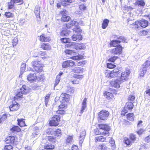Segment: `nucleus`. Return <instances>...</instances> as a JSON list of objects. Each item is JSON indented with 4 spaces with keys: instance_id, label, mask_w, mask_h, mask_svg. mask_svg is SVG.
I'll list each match as a JSON object with an SVG mask.
<instances>
[{
    "instance_id": "864d4df0",
    "label": "nucleus",
    "mask_w": 150,
    "mask_h": 150,
    "mask_svg": "<svg viewBox=\"0 0 150 150\" xmlns=\"http://www.w3.org/2000/svg\"><path fill=\"white\" fill-rule=\"evenodd\" d=\"M50 97V95L48 94L46 95L45 98V105L47 106L48 102L49 101V98Z\"/></svg>"
},
{
    "instance_id": "680f3d73",
    "label": "nucleus",
    "mask_w": 150,
    "mask_h": 150,
    "mask_svg": "<svg viewBox=\"0 0 150 150\" xmlns=\"http://www.w3.org/2000/svg\"><path fill=\"white\" fill-rule=\"evenodd\" d=\"M73 30L76 32H81L82 31V30L79 28L78 27L74 28Z\"/></svg>"
},
{
    "instance_id": "c85d7f7f",
    "label": "nucleus",
    "mask_w": 150,
    "mask_h": 150,
    "mask_svg": "<svg viewBox=\"0 0 150 150\" xmlns=\"http://www.w3.org/2000/svg\"><path fill=\"white\" fill-rule=\"evenodd\" d=\"M62 135V131L60 129H57L55 130H54V132L53 135L57 137H59Z\"/></svg>"
},
{
    "instance_id": "052dcab7",
    "label": "nucleus",
    "mask_w": 150,
    "mask_h": 150,
    "mask_svg": "<svg viewBox=\"0 0 150 150\" xmlns=\"http://www.w3.org/2000/svg\"><path fill=\"white\" fill-rule=\"evenodd\" d=\"M74 77L78 79H81L83 78V75L74 74Z\"/></svg>"
},
{
    "instance_id": "4be33fe9",
    "label": "nucleus",
    "mask_w": 150,
    "mask_h": 150,
    "mask_svg": "<svg viewBox=\"0 0 150 150\" xmlns=\"http://www.w3.org/2000/svg\"><path fill=\"white\" fill-rule=\"evenodd\" d=\"M83 71V69L81 67H76L72 70V71L75 73H80Z\"/></svg>"
},
{
    "instance_id": "2f4dec72",
    "label": "nucleus",
    "mask_w": 150,
    "mask_h": 150,
    "mask_svg": "<svg viewBox=\"0 0 150 150\" xmlns=\"http://www.w3.org/2000/svg\"><path fill=\"white\" fill-rule=\"evenodd\" d=\"M41 131V129H39L38 127H35V130L33 132V135L40 134Z\"/></svg>"
},
{
    "instance_id": "9d476101",
    "label": "nucleus",
    "mask_w": 150,
    "mask_h": 150,
    "mask_svg": "<svg viewBox=\"0 0 150 150\" xmlns=\"http://www.w3.org/2000/svg\"><path fill=\"white\" fill-rule=\"evenodd\" d=\"M122 47L119 45L115 48L112 49L110 51V52L111 54H120L122 52Z\"/></svg>"
},
{
    "instance_id": "f03ea898",
    "label": "nucleus",
    "mask_w": 150,
    "mask_h": 150,
    "mask_svg": "<svg viewBox=\"0 0 150 150\" xmlns=\"http://www.w3.org/2000/svg\"><path fill=\"white\" fill-rule=\"evenodd\" d=\"M133 28L135 29H138L140 28L141 26L142 28H145L148 25V22L147 21L142 20L139 21H136L132 24Z\"/></svg>"
},
{
    "instance_id": "bb28decb",
    "label": "nucleus",
    "mask_w": 150,
    "mask_h": 150,
    "mask_svg": "<svg viewBox=\"0 0 150 150\" xmlns=\"http://www.w3.org/2000/svg\"><path fill=\"white\" fill-rule=\"evenodd\" d=\"M104 95L105 97L108 100H109L113 97V94L109 92H105L104 93Z\"/></svg>"
},
{
    "instance_id": "7c9ffc66",
    "label": "nucleus",
    "mask_w": 150,
    "mask_h": 150,
    "mask_svg": "<svg viewBox=\"0 0 150 150\" xmlns=\"http://www.w3.org/2000/svg\"><path fill=\"white\" fill-rule=\"evenodd\" d=\"M41 47L44 50H49L51 49L50 46L47 44L43 43L41 45Z\"/></svg>"
},
{
    "instance_id": "13d9d810",
    "label": "nucleus",
    "mask_w": 150,
    "mask_h": 150,
    "mask_svg": "<svg viewBox=\"0 0 150 150\" xmlns=\"http://www.w3.org/2000/svg\"><path fill=\"white\" fill-rule=\"evenodd\" d=\"M136 3L137 4L142 6H143L145 4L144 2L142 0L139 1L137 2Z\"/></svg>"
},
{
    "instance_id": "58836bf2",
    "label": "nucleus",
    "mask_w": 150,
    "mask_h": 150,
    "mask_svg": "<svg viewBox=\"0 0 150 150\" xmlns=\"http://www.w3.org/2000/svg\"><path fill=\"white\" fill-rule=\"evenodd\" d=\"M15 3L13 0H11V1L8 3V9H11L13 8L14 7V4Z\"/></svg>"
},
{
    "instance_id": "e2e57ef3",
    "label": "nucleus",
    "mask_w": 150,
    "mask_h": 150,
    "mask_svg": "<svg viewBox=\"0 0 150 150\" xmlns=\"http://www.w3.org/2000/svg\"><path fill=\"white\" fill-rule=\"evenodd\" d=\"M65 111L63 110L59 109L57 111V113L58 114H63L65 113Z\"/></svg>"
},
{
    "instance_id": "3c124183",
    "label": "nucleus",
    "mask_w": 150,
    "mask_h": 150,
    "mask_svg": "<svg viewBox=\"0 0 150 150\" xmlns=\"http://www.w3.org/2000/svg\"><path fill=\"white\" fill-rule=\"evenodd\" d=\"M61 41L63 43H67L69 42V38H63L61 39Z\"/></svg>"
},
{
    "instance_id": "338daca9",
    "label": "nucleus",
    "mask_w": 150,
    "mask_h": 150,
    "mask_svg": "<svg viewBox=\"0 0 150 150\" xmlns=\"http://www.w3.org/2000/svg\"><path fill=\"white\" fill-rule=\"evenodd\" d=\"M145 141L149 143L150 142V135L146 137L145 139Z\"/></svg>"
},
{
    "instance_id": "aec40b11",
    "label": "nucleus",
    "mask_w": 150,
    "mask_h": 150,
    "mask_svg": "<svg viewBox=\"0 0 150 150\" xmlns=\"http://www.w3.org/2000/svg\"><path fill=\"white\" fill-rule=\"evenodd\" d=\"M133 103L131 102H127L124 107L125 109H127L129 110H131L133 108Z\"/></svg>"
},
{
    "instance_id": "69168bd1",
    "label": "nucleus",
    "mask_w": 150,
    "mask_h": 150,
    "mask_svg": "<svg viewBox=\"0 0 150 150\" xmlns=\"http://www.w3.org/2000/svg\"><path fill=\"white\" fill-rule=\"evenodd\" d=\"M135 99V97L132 95H130L129 96L128 99L129 100L133 101Z\"/></svg>"
},
{
    "instance_id": "393cba45",
    "label": "nucleus",
    "mask_w": 150,
    "mask_h": 150,
    "mask_svg": "<svg viewBox=\"0 0 150 150\" xmlns=\"http://www.w3.org/2000/svg\"><path fill=\"white\" fill-rule=\"evenodd\" d=\"M40 40L42 42H48L50 40V38L45 37L44 34H43L40 36Z\"/></svg>"
},
{
    "instance_id": "774afa93",
    "label": "nucleus",
    "mask_w": 150,
    "mask_h": 150,
    "mask_svg": "<svg viewBox=\"0 0 150 150\" xmlns=\"http://www.w3.org/2000/svg\"><path fill=\"white\" fill-rule=\"evenodd\" d=\"M48 139L49 141L51 142H53L54 141V140H55V139L54 138V137L52 136L49 137H48Z\"/></svg>"
},
{
    "instance_id": "a18cd8bd",
    "label": "nucleus",
    "mask_w": 150,
    "mask_h": 150,
    "mask_svg": "<svg viewBox=\"0 0 150 150\" xmlns=\"http://www.w3.org/2000/svg\"><path fill=\"white\" fill-rule=\"evenodd\" d=\"M124 142L127 145H129L132 143V141L128 138H126L124 140Z\"/></svg>"
},
{
    "instance_id": "c9c22d12",
    "label": "nucleus",
    "mask_w": 150,
    "mask_h": 150,
    "mask_svg": "<svg viewBox=\"0 0 150 150\" xmlns=\"http://www.w3.org/2000/svg\"><path fill=\"white\" fill-rule=\"evenodd\" d=\"M54 148V146L50 144H46L45 146V149H52Z\"/></svg>"
},
{
    "instance_id": "6e6552de",
    "label": "nucleus",
    "mask_w": 150,
    "mask_h": 150,
    "mask_svg": "<svg viewBox=\"0 0 150 150\" xmlns=\"http://www.w3.org/2000/svg\"><path fill=\"white\" fill-rule=\"evenodd\" d=\"M109 112L105 110H102L98 113V118L102 120H106L109 115Z\"/></svg>"
},
{
    "instance_id": "473e14b6",
    "label": "nucleus",
    "mask_w": 150,
    "mask_h": 150,
    "mask_svg": "<svg viewBox=\"0 0 150 150\" xmlns=\"http://www.w3.org/2000/svg\"><path fill=\"white\" fill-rule=\"evenodd\" d=\"M18 124L21 127H23L25 125V122L23 120V119H18Z\"/></svg>"
},
{
    "instance_id": "6e6d98bb",
    "label": "nucleus",
    "mask_w": 150,
    "mask_h": 150,
    "mask_svg": "<svg viewBox=\"0 0 150 150\" xmlns=\"http://www.w3.org/2000/svg\"><path fill=\"white\" fill-rule=\"evenodd\" d=\"M52 119L55 121L59 122L60 120V117L58 115H56L52 117Z\"/></svg>"
},
{
    "instance_id": "0eeeda50",
    "label": "nucleus",
    "mask_w": 150,
    "mask_h": 150,
    "mask_svg": "<svg viewBox=\"0 0 150 150\" xmlns=\"http://www.w3.org/2000/svg\"><path fill=\"white\" fill-rule=\"evenodd\" d=\"M117 39L118 40H115L111 41L110 43V45L116 47L119 45H118L121 42H127L126 39L123 36H119L117 38Z\"/></svg>"
},
{
    "instance_id": "f8f14e48",
    "label": "nucleus",
    "mask_w": 150,
    "mask_h": 150,
    "mask_svg": "<svg viewBox=\"0 0 150 150\" xmlns=\"http://www.w3.org/2000/svg\"><path fill=\"white\" fill-rule=\"evenodd\" d=\"M74 64V62L73 61L67 60L63 63L62 66L63 68H66L70 66H72Z\"/></svg>"
},
{
    "instance_id": "20e7f679",
    "label": "nucleus",
    "mask_w": 150,
    "mask_h": 150,
    "mask_svg": "<svg viewBox=\"0 0 150 150\" xmlns=\"http://www.w3.org/2000/svg\"><path fill=\"white\" fill-rule=\"evenodd\" d=\"M66 47L72 49H75L76 50H84L86 48V46L83 44H78L75 42L69 43L66 45Z\"/></svg>"
},
{
    "instance_id": "37998d69",
    "label": "nucleus",
    "mask_w": 150,
    "mask_h": 150,
    "mask_svg": "<svg viewBox=\"0 0 150 150\" xmlns=\"http://www.w3.org/2000/svg\"><path fill=\"white\" fill-rule=\"evenodd\" d=\"M54 130L51 128H48L47 130L46 133L48 135H53Z\"/></svg>"
},
{
    "instance_id": "cd10ccee",
    "label": "nucleus",
    "mask_w": 150,
    "mask_h": 150,
    "mask_svg": "<svg viewBox=\"0 0 150 150\" xmlns=\"http://www.w3.org/2000/svg\"><path fill=\"white\" fill-rule=\"evenodd\" d=\"M40 10L39 7L38 6H36L35 9V13L37 18L40 17Z\"/></svg>"
},
{
    "instance_id": "a211bd4d",
    "label": "nucleus",
    "mask_w": 150,
    "mask_h": 150,
    "mask_svg": "<svg viewBox=\"0 0 150 150\" xmlns=\"http://www.w3.org/2000/svg\"><path fill=\"white\" fill-rule=\"evenodd\" d=\"M87 99L86 98H85L83 99L82 103V105L81 106V109L80 111V114L79 115H81V114L84 112V110L87 107Z\"/></svg>"
},
{
    "instance_id": "72a5a7b5",
    "label": "nucleus",
    "mask_w": 150,
    "mask_h": 150,
    "mask_svg": "<svg viewBox=\"0 0 150 150\" xmlns=\"http://www.w3.org/2000/svg\"><path fill=\"white\" fill-rule=\"evenodd\" d=\"M75 0H63L62 4L63 6H65L66 5H68V3H71L74 2Z\"/></svg>"
},
{
    "instance_id": "4d7b16f0",
    "label": "nucleus",
    "mask_w": 150,
    "mask_h": 150,
    "mask_svg": "<svg viewBox=\"0 0 150 150\" xmlns=\"http://www.w3.org/2000/svg\"><path fill=\"white\" fill-rule=\"evenodd\" d=\"M115 66L112 63H107V67L108 68L112 69L115 67Z\"/></svg>"
},
{
    "instance_id": "de8ad7c7",
    "label": "nucleus",
    "mask_w": 150,
    "mask_h": 150,
    "mask_svg": "<svg viewBox=\"0 0 150 150\" xmlns=\"http://www.w3.org/2000/svg\"><path fill=\"white\" fill-rule=\"evenodd\" d=\"M148 31L146 30H142L139 33V34L141 36H144L147 34Z\"/></svg>"
},
{
    "instance_id": "a878e982",
    "label": "nucleus",
    "mask_w": 150,
    "mask_h": 150,
    "mask_svg": "<svg viewBox=\"0 0 150 150\" xmlns=\"http://www.w3.org/2000/svg\"><path fill=\"white\" fill-rule=\"evenodd\" d=\"M106 140V137L102 136L96 137H95V141L96 142H104Z\"/></svg>"
},
{
    "instance_id": "a19ab883",
    "label": "nucleus",
    "mask_w": 150,
    "mask_h": 150,
    "mask_svg": "<svg viewBox=\"0 0 150 150\" xmlns=\"http://www.w3.org/2000/svg\"><path fill=\"white\" fill-rule=\"evenodd\" d=\"M71 32L70 31L67 30H63L61 32L60 34L61 36H67L69 35Z\"/></svg>"
},
{
    "instance_id": "e433bc0d",
    "label": "nucleus",
    "mask_w": 150,
    "mask_h": 150,
    "mask_svg": "<svg viewBox=\"0 0 150 150\" xmlns=\"http://www.w3.org/2000/svg\"><path fill=\"white\" fill-rule=\"evenodd\" d=\"M50 124L51 126H57L59 125L58 122L55 121V120L52 119L50 122Z\"/></svg>"
},
{
    "instance_id": "ddd939ff",
    "label": "nucleus",
    "mask_w": 150,
    "mask_h": 150,
    "mask_svg": "<svg viewBox=\"0 0 150 150\" xmlns=\"http://www.w3.org/2000/svg\"><path fill=\"white\" fill-rule=\"evenodd\" d=\"M81 22H78L73 20L71 21L69 23H67L66 25L67 28H69L71 27V26H78L79 24H81Z\"/></svg>"
},
{
    "instance_id": "49530a36",
    "label": "nucleus",
    "mask_w": 150,
    "mask_h": 150,
    "mask_svg": "<svg viewBox=\"0 0 150 150\" xmlns=\"http://www.w3.org/2000/svg\"><path fill=\"white\" fill-rule=\"evenodd\" d=\"M73 137L72 136L69 135L67 140H66V143L67 144H69L71 142Z\"/></svg>"
},
{
    "instance_id": "f3484780",
    "label": "nucleus",
    "mask_w": 150,
    "mask_h": 150,
    "mask_svg": "<svg viewBox=\"0 0 150 150\" xmlns=\"http://www.w3.org/2000/svg\"><path fill=\"white\" fill-rule=\"evenodd\" d=\"M98 127L100 129L106 131L107 132L110 129V127L106 124H98Z\"/></svg>"
},
{
    "instance_id": "5701e85b",
    "label": "nucleus",
    "mask_w": 150,
    "mask_h": 150,
    "mask_svg": "<svg viewBox=\"0 0 150 150\" xmlns=\"http://www.w3.org/2000/svg\"><path fill=\"white\" fill-rule=\"evenodd\" d=\"M116 71L115 70H113L112 71L108 73V76L109 77L114 78L118 76Z\"/></svg>"
},
{
    "instance_id": "8fccbe9b",
    "label": "nucleus",
    "mask_w": 150,
    "mask_h": 150,
    "mask_svg": "<svg viewBox=\"0 0 150 150\" xmlns=\"http://www.w3.org/2000/svg\"><path fill=\"white\" fill-rule=\"evenodd\" d=\"M118 58V57L117 56H113L112 57L109 59L108 61L110 62H114L115 60L116 59Z\"/></svg>"
},
{
    "instance_id": "6ab92c4d",
    "label": "nucleus",
    "mask_w": 150,
    "mask_h": 150,
    "mask_svg": "<svg viewBox=\"0 0 150 150\" xmlns=\"http://www.w3.org/2000/svg\"><path fill=\"white\" fill-rule=\"evenodd\" d=\"M6 139V142L7 144H14L15 139L14 136H10L7 137Z\"/></svg>"
},
{
    "instance_id": "b1692460",
    "label": "nucleus",
    "mask_w": 150,
    "mask_h": 150,
    "mask_svg": "<svg viewBox=\"0 0 150 150\" xmlns=\"http://www.w3.org/2000/svg\"><path fill=\"white\" fill-rule=\"evenodd\" d=\"M63 73L62 72H60L58 75H57L56 78L55 82L54 85V87H55L59 83L61 78V76L62 75Z\"/></svg>"
},
{
    "instance_id": "423d86ee",
    "label": "nucleus",
    "mask_w": 150,
    "mask_h": 150,
    "mask_svg": "<svg viewBox=\"0 0 150 150\" xmlns=\"http://www.w3.org/2000/svg\"><path fill=\"white\" fill-rule=\"evenodd\" d=\"M150 66V61H147L142 65L140 74V76L143 77L146 73L147 69L149 68Z\"/></svg>"
},
{
    "instance_id": "c756f323",
    "label": "nucleus",
    "mask_w": 150,
    "mask_h": 150,
    "mask_svg": "<svg viewBox=\"0 0 150 150\" xmlns=\"http://www.w3.org/2000/svg\"><path fill=\"white\" fill-rule=\"evenodd\" d=\"M109 22V21L107 19H105L103 22V23L102 24V28L103 29H105L106 28L108 23Z\"/></svg>"
},
{
    "instance_id": "1a4fd4ad",
    "label": "nucleus",
    "mask_w": 150,
    "mask_h": 150,
    "mask_svg": "<svg viewBox=\"0 0 150 150\" xmlns=\"http://www.w3.org/2000/svg\"><path fill=\"white\" fill-rule=\"evenodd\" d=\"M123 82V81L119 79L111 81L110 85L116 88H118L120 87V84Z\"/></svg>"
},
{
    "instance_id": "603ef678",
    "label": "nucleus",
    "mask_w": 150,
    "mask_h": 150,
    "mask_svg": "<svg viewBox=\"0 0 150 150\" xmlns=\"http://www.w3.org/2000/svg\"><path fill=\"white\" fill-rule=\"evenodd\" d=\"M99 150H106L107 149L106 146L105 144L99 145Z\"/></svg>"
},
{
    "instance_id": "79ce46f5",
    "label": "nucleus",
    "mask_w": 150,
    "mask_h": 150,
    "mask_svg": "<svg viewBox=\"0 0 150 150\" xmlns=\"http://www.w3.org/2000/svg\"><path fill=\"white\" fill-rule=\"evenodd\" d=\"M26 68V64L25 63H22L21 65V73L23 74Z\"/></svg>"
},
{
    "instance_id": "39448f33",
    "label": "nucleus",
    "mask_w": 150,
    "mask_h": 150,
    "mask_svg": "<svg viewBox=\"0 0 150 150\" xmlns=\"http://www.w3.org/2000/svg\"><path fill=\"white\" fill-rule=\"evenodd\" d=\"M65 52L67 54L72 56L71 57H70L69 58L73 60H77L82 59L81 57L79 55V54L78 53L74 52L72 50H66Z\"/></svg>"
},
{
    "instance_id": "9b49d317",
    "label": "nucleus",
    "mask_w": 150,
    "mask_h": 150,
    "mask_svg": "<svg viewBox=\"0 0 150 150\" xmlns=\"http://www.w3.org/2000/svg\"><path fill=\"white\" fill-rule=\"evenodd\" d=\"M130 73V72L129 70H127L126 71H125L121 73V77L119 79H120L123 82L124 81L128 79V77Z\"/></svg>"
},
{
    "instance_id": "dca6fc26",
    "label": "nucleus",
    "mask_w": 150,
    "mask_h": 150,
    "mask_svg": "<svg viewBox=\"0 0 150 150\" xmlns=\"http://www.w3.org/2000/svg\"><path fill=\"white\" fill-rule=\"evenodd\" d=\"M86 135V132L85 130H83L80 133L79 139V143L80 146H81L83 142Z\"/></svg>"
},
{
    "instance_id": "c03bdc74",
    "label": "nucleus",
    "mask_w": 150,
    "mask_h": 150,
    "mask_svg": "<svg viewBox=\"0 0 150 150\" xmlns=\"http://www.w3.org/2000/svg\"><path fill=\"white\" fill-rule=\"evenodd\" d=\"M5 15L7 18H13L14 16L13 13L9 12H6L5 13Z\"/></svg>"
},
{
    "instance_id": "2eb2a0df",
    "label": "nucleus",
    "mask_w": 150,
    "mask_h": 150,
    "mask_svg": "<svg viewBox=\"0 0 150 150\" xmlns=\"http://www.w3.org/2000/svg\"><path fill=\"white\" fill-rule=\"evenodd\" d=\"M37 78L36 75L35 73H30L27 76L28 80L30 82L35 81Z\"/></svg>"
},
{
    "instance_id": "412c9836",
    "label": "nucleus",
    "mask_w": 150,
    "mask_h": 150,
    "mask_svg": "<svg viewBox=\"0 0 150 150\" xmlns=\"http://www.w3.org/2000/svg\"><path fill=\"white\" fill-rule=\"evenodd\" d=\"M72 39L73 41H79L82 39L81 35L79 34H74L72 37Z\"/></svg>"
},
{
    "instance_id": "5fc2aeb1",
    "label": "nucleus",
    "mask_w": 150,
    "mask_h": 150,
    "mask_svg": "<svg viewBox=\"0 0 150 150\" xmlns=\"http://www.w3.org/2000/svg\"><path fill=\"white\" fill-rule=\"evenodd\" d=\"M130 139L131 140V141H132V142H134L136 139V137L133 134H131L130 135Z\"/></svg>"
},
{
    "instance_id": "ea45409f",
    "label": "nucleus",
    "mask_w": 150,
    "mask_h": 150,
    "mask_svg": "<svg viewBox=\"0 0 150 150\" xmlns=\"http://www.w3.org/2000/svg\"><path fill=\"white\" fill-rule=\"evenodd\" d=\"M134 115L133 113H129L127 115V119L131 121L134 120Z\"/></svg>"
},
{
    "instance_id": "0e129e2a",
    "label": "nucleus",
    "mask_w": 150,
    "mask_h": 150,
    "mask_svg": "<svg viewBox=\"0 0 150 150\" xmlns=\"http://www.w3.org/2000/svg\"><path fill=\"white\" fill-rule=\"evenodd\" d=\"M109 142L111 144L112 146H114L115 145V141L112 138H111L110 139Z\"/></svg>"
},
{
    "instance_id": "09e8293b",
    "label": "nucleus",
    "mask_w": 150,
    "mask_h": 150,
    "mask_svg": "<svg viewBox=\"0 0 150 150\" xmlns=\"http://www.w3.org/2000/svg\"><path fill=\"white\" fill-rule=\"evenodd\" d=\"M4 150H13V147L11 145H6L4 148Z\"/></svg>"
},
{
    "instance_id": "f704fd0d",
    "label": "nucleus",
    "mask_w": 150,
    "mask_h": 150,
    "mask_svg": "<svg viewBox=\"0 0 150 150\" xmlns=\"http://www.w3.org/2000/svg\"><path fill=\"white\" fill-rule=\"evenodd\" d=\"M70 19V17L66 15H62L61 18V20L63 21H68Z\"/></svg>"
},
{
    "instance_id": "7ed1b4c3",
    "label": "nucleus",
    "mask_w": 150,
    "mask_h": 150,
    "mask_svg": "<svg viewBox=\"0 0 150 150\" xmlns=\"http://www.w3.org/2000/svg\"><path fill=\"white\" fill-rule=\"evenodd\" d=\"M29 92V88L25 85H23V86L18 91L17 93L14 97L16 99H18L22 98L23 95L28 93Z\"/></svg>"
},
{
    "instance_id": "4c0bfd02",
    "label": "nucleus",
    "mask_w": 150,
    "mask_h": 150,
    "mask_svg": "<svg viewBox=\"0 0 150 150\" xmlns=\"http://www.w3.org/2000/svg\"><path fill=\"white\" fill-rule=\"evenodd\" d=\"M11 131L13 132H19L21 131L20 128L17 126H14L11 129Z\"/></svg>"
},
{
    "instance_id": "4468645a",
    "label": "nucleus",
    "mask_w": 150,
    "mask_h": 150,
    "mask_svg": "<svg viewBox=\"0 0 150 150\" xmlns=\"http://www.w3.org/2000/svg\"><path fill=\"white\" fill-rule=\"evenodd\" d=\"M19 105L18 103L15 101H13L12 104L9 106V109L11 111H14L18 110L19 108Z\"/></svg>"
},
{
    "instance_id": "f257e3e1",
    "label": "nucleus",
    "mask_w": 150,
    "mask_h": 150,
    "mask_svg": "<svg viewBox=\"0 0 150 150\" xmlns=\"http://www.w3.org/2000/svg\"><path fill=\"white\" fill-rule=\"evenodd\" d=\"M40 57L35 59L31 62L33 69L37 72H41L42 71L43 64H41Z\"/></svg>"
},
{
    "instance_id": "bf43d9fd",
    "label": "nucleus",
    "mask_w": 150,
    "mask_h": 150,
    "mask_svg": "<svg viewBox=\"0 0 150 150\" xmlns=\"http://www.w3.org/2000/svg\"><path fill=\"white\" fill-rule=\"evenodd\" d=\"M79 8L81 10H84L86 8V6L84 4H82L79 6Z\"/></svg>"
}]
</instances>
